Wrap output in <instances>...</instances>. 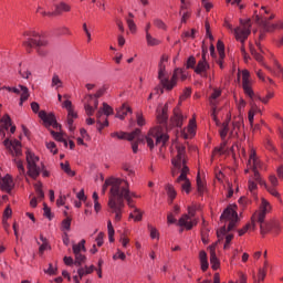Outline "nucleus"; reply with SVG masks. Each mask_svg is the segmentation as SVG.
Here are the masks:
<instances>
[{
  "mask_svg": "<svg viewBox=\"0 0 283 283\" xmlns=\"http://www.w3.org/2000/svg\"><path fill=\"white\" fill-rule=\"evenodd\" d=\"M171 155L174 166L171 174L172 176H178V171H180V176L177 178L176 182L180 185L182 191L190 193L191 181L187 178V174H189V167H187V148L182 144H175V149L171 150Z\"/></svg>",
  "mask_w": 283,
  "mask_h": 283,
  "instance_id": "nucleus-1",
  "label": "nucleus"
},
{
  "mask_svg": "<svg viewBox=\"0 0 283 283\" xmlns=\"http://www.w3.org/2000/svg\"><path fill=\"white\" fill-rule=\"evenodd\" d=\"M221 222L227 220L229 222L228 228L227 224L222 226L220 230L217 231V235L219 241L224 240L227 244H231V240H233V234L229 233V231H233L235 226L238 224V212L231 207H228L220 217Z\"/></svg>",
  "mask_w": 283,
  "mask_h": 283,
  "instance_id": "nucleus-2",
  "label": "nucleus"
},
{
  "mask_svg": "<svg viewBox=\"0 0 283 283\" xmlns=\"http://www.w3.org/2000/svg\"><path fill=\"white\" fill-rule=\"evenodd\" d=\"M122 181L123 179L120 178L111 177L105 180L102 188V193L105 195V192L107 191V187H111L108 207L112 213H118L120 207H123V203H117Z\"/></svg>",
  "mask_w": 283,
  "mask_h": 283,
  "instance_id": "nucleus-3",
  "label": "nucleus"
},
{
  "mask_svg": "<svg viewBox=\"0 0 283 283\" xmlns=\"http://www.w3.org/2000/svg\"><path fill=\"white\" fill-rule=\"evenodd\" d=\"M266 213H271V203L266 199L261 200V205L258 211L252 216V227L255 228V222L260 224L262 235L271 233L273 230V221L265 222Z\"/></svg>",
  "mask_w": 283,
  "mask_h": 283,
  "instance_id": "nucleus-4",
  "label": "nucleus"
},
{
  "mask_svg": "<svg viewBox=\"0 0 283 283\" xmlns=\"http://www.w3.org/2000/svg\"><path fill=\"white\" fill-rule=\"evenodd\" d=\"M248 168L252 169L255 182H259V185L265 187L269 193H271V196H274V198H280V192H277L275 187H269V185H266V181L262 180V177H260V172L258 171V169H266V167H264V164H262V161L258 159V157L255 156V150L250 151Z\"/></svg>",
  "mask_w": 283,
  "mask_h": 283,
  "instance_id": "nucleus-5",
  "label": "nucleus"
},
{
  "mask_svg": "<svg viewBox=\"0 0 283 283\" xmlns=\"http://www.w3.org/2000/svg\"><path fill=\"white\" fill-rule=\"evenodd\" d=\"M133 198H138L136 192L129 191V182L125 179H122V184L119 186V195L117 197V205H120L118 212H115V220L116 222H120L123 218V209L125 208V200L128 207L134 208V200Z\"/></svg>",
  "mask_w": 283,
  "mask_h": 283,
  "instance_id": "nucleus-6",
  "label": "nucleus"
},
{
  "mask_svg": "<svg viewBox=\"0 0 283 283\" xmlns=\"http://www.w3.org/2000/svg\"><path fill=\"white\" fill-rule=\"evenodd\" d=\"M167 140H169V135L167 133H159L157 128H151L146 136V143L149 149H154L156 145L165 147Z\"/></svg>",
  "mask_w": 283,
  "mask_h": 283,
  "instance_id": "nucleus-7",
  "label": "nucleus"
},
{
  "mask_svg": "<svg viewBox=\"0 0 283 283\" xmlns=\"http://www.w3.org/2000/svg\"><path fill=\"white\" fill-rule=\"evenodd\" d=\"M165 62H159L158 65V78L160 81V84L163 85V87H165V90L171 91L172 87H176V83L178 81V74H182V71L180 70H176L171 80L169 81V78L165 77Z\"/></svg>",
  "mask_w": 283,
  "mask_h": 283,
  "instance_id": "nucleus-8",
  "label": "nucleus"
},
{
  "mask_svg": "<svg viewBox=\"0 0 283 283\" xmlns=\"http://www.w3.org/2000/svg\"><path fill=\"white\" fill-rule=\"evenodd\" d=\"M39 163V156L34 155L32 151H27V169L28 176L33 180H36L41 176V168L36 165Z\"/></svg>",
  "mask_w": 283,
  "mask_h": 283,
  "instance_id": "nucleus-9",
  "label": "nucleus"
},
{
  "mask_svg": "<svg viewBox=\"0 0 283 283\" xmlns=\"http://www.w3.org/2000/svg\"><path fill=\"white\" fill-rule=\"evenodd\" d=\"M48 45V41L43 39H28L23 42V46L25 48L28 54H31L32 49L36 48V52L39 56H45L48 52L43 51L41 48H45Z\"/></svg>",
  "mask_w": 283,
  "mask_h": 283,
  "instance_id": "nucleus-10",
  "label": "nucleus"
},
{
  "mask_svg": "<svg viewBox=\"0 0 283 283\" xmlns=\"http://www.w3.org/2000/svg\"><path fill=\"white\" fill-rule=\"evenodd\" d=\"M241 27L234 29V36L237 41L244 43L247 39H249V34H251V19L240 20Z\"/></svg>",
  "mask_w": 283,
  "mask_h": 283,
  "instance_id": "nucleus-11",
  "label": "nucleus"
},
{
  "mask_svg": "<svg viewBox=\"0 0 283 283\" xmlns=\"http://www.w3.org/2000/svg\"><path fill=\"white\" fill-rule=\"evenodd\" d=\"M255 22L261 25L265 32L273 33L275 30H283V21L271 23L269 20H262L260 15H255Z\"/></svg>",
  "mask_w": 283,
  "mask_h": 283,
  "instance_id": "nucleus-12",
  "label": "nucleus"
},
{
  "mask_svg": "<svg viewBox=\"0 0 283 283\" xmlns=\"http://www.w3.org/2000/svg\"><path fill=\"white\" fill-rule=\"evenodd\" d=\"M39 118L43 120L45 127H53V129H61V126L56 122V116L53 113L48 114L45 111L39 113Z\"/></svg>",
  "mask_w": 283,
  "mask_h": 283,
  "instance_id": "nucleus-13",
  "label": "nucleus"
},
{
  "mask_svg": "<svg viewBox=\"0 0 283 283\" xmlns=\"http://www.w3.org/2000/svg\"><path fill=\"white\" fill-rule=\"evenodd\" d=\"M3 145L7 149H9L10 154L12 156H17L19 158V156H22L23 150L21 149V142H19L18 139H4Z\"/></svg>",
  "mask_w": 283,
  "mask_h": 283,
  "instance_id": "nucleus-14",
  "label": "nucleus"
},
{
  "mask_svg": "<svg viewBox=\"0 0 283 283\" xmlns=\"http://www.w3.org/2000/svg\"><path fill=\"white\" fill-rule=\"evenodd\" d=\"M249 76H251V74L248 70L242 71V88L245 96H249V98H254L255 93L251 87V81L249 80Z\"/></svg>",
  "mask_w": 283,
  "mask_h": 283,
  "instance_id": "nucleus-15",
  "label": "nucleus"
},
{
  "mask_svg": "<svg viewBox=\"0 0 283 283\" xmlns=\"http://www.w3.org/2000/svg\"><path fill=\"white\" fill-rule=\"evenodd\" d=\"M140 133L142 130L139 128H136L135 130H133L132 133L127 134L125 132H115L112 133L111 136L112 138H118V140H134L136 138H138V140H140Z\"/></svg>",
  "mask_w": 283,
  "mask_h": 283,
  "instance_id": "nucleus-16",
  "label": "nucleus"
},
{
  "mask_svg": "<svg viewBox=\"0 0 283 283\" xmlns=\"http://www.w3.org/2000/svg\"><path fill=\"white\" fill-rule=\"evenodd\" d=\"M177 224L187 231H191L198 224V219H192L189 214H182Z\"/></svg>",
  "mask_w": 283,
  "mask_h": 283,
  "instance_id": "nucleus-17",
  "label": "nucleus"
},
{
  "mask_svg": "<svg viewBox=\"0 0 283 283\" xmlns=\"http://www.w3.org/2000/svg\"><path fill=\"white\" fill-rule=\"evenodd\" d=\"M209 67L210 65L209 62H207V53L203 52L201 60L198 62L197 66H195V72L196 74L207 77V70H209Z\"/></svg>",
  "mask_w": 283,
  "mask_h": 283,
  "instance_id": "nucleus-18",
  "label": "nucleus"
},
{
  "mask_svg": "<svg viewBox=\"0 0 283 283\" xmlns=\"http://www.w3.org/2000/svg\"><path fill=\"white\" fill-rule=\"evenodd\" d=\"M265 70H268V72H270L271 74H273V76H277V78H282L283 76V67L282 64H280V62L277 60L273 61V65L274 67H271L266 64H263Z\"/></svg>",
  "mask_w": 283,
  "mask_h": 283,
  "instance_id": "nucleus-19",
  "label": "nucleus"
},
{
  "mask_svg": "<svg viewBox=\"0 0 283 283\" xmlns=\"http://www.w3.org/2000/svg\"><path fill=\"white\" fill-rule=\"evenodd\" d=\"M216 247H218V242H216L209 247L210 263H211L213 271H218V269L220 268V260H218V256L216 255Z\"/></svg>",
  "mask_w": 283,
  "mask_h": 283,
  "instance_id": "nucleus-20",
  "label": "nucleus"
},
{
  "mask_svg": "<svg viewBox=\"0 0 283 283\" xmlns=\"http://www.w3.org/2000/svg\"><path fill=\"white\" fill-rule=\"evenodd\" d=\"M217 50L219 53V57L216 60L217 65H219L220 70H224V43L222 41H218Z\"/></svg>",
  "mask_w": 283,
  "mask_h": 283,
  "instance_id": "nucleus-21",
  "label": "nucleus"
},
{
  "mask_svg": "<svg viewBox=\"0 0 283 283\" xmlns=\"http://www.w3.org/2000/svg\"><path fill=\"white\" fill-rule=\"evenodd\" d=\"M181 136L185 138V140H189V138H193L196 136V118L190 119L188 133L182 132Z\"/></svg>",
  "mask_w": 283,
  "mask_h": 283,
  "instance_id": "nucleus-22",
  "label": "nucleus"
},
{
  "mask_svg": "<svg viewBox=\"0 0 283 283\" xmlns=\"http://www.w3.org/2000/svg\"><path fill=\"white\" fill-rule=\"evenodd\" d=\"M0 187L2 191H7L8 193H10V191H12V177H10V175H7L2 179H0Z\"/></svg>",
  "mask_w": 283,
  "mask_h": 283,
  "instance_id": "nucleus-23",
  "label": "nucleus"
},
{
  "mask_svg": "<svg viewBox=\"0 0 283 283\" xmlns=\"http://www.w3.org/2000/svg\"><path fill=\"white\" fill-rule=\"evenodd\" d=\"M70 10H72V7H70V4L65 2H60L55 4L54 14H56L57 17H61L63 12H70Z\"/></svg>",
  "mask_w": 283,
  "mask_h": 283,
  "instance_id": "nucleus-24",
  "label": "nucleus"
},
{
  "mask_svg": "<svg viewBox=\"0 0 283 283\" xmlns=\"http://www.w3.org/2000/svg\"><path fill=\"white\" fill-rule=\"evenodd\" d=\"M185 120V116L180 113V109L175 108L174 109V117L172 123L176 125V127H182V122Z\"/></svg>",
  "mask_w": 283,
  "mask_h": 283,
  "instance_id": "nucleus-25",
  "label": "nucleus"
},
{
  "mask_svg": "<svg viewBox=\"0 0 283 283\" xmlns=\"http://www.w3.org/2000/svg\"><path fill=\"white\" fill-rule=\"evenodd\" d=\"M103 114H105L104 111H103V108L99 109V111L96 113L97 125H98V126H97V129H98V132H103V128H104V127H107V126L109 125V122L107 120V118H105L104 123L101 120V118H103Z\"/></svg>",
  "mask_w": 283,
  "mask_h": 283,
  "instance_id": "nucleus-26",
  "label": "nucleus"
},
{
  "mask_svg": "<svg viewBox=\"0 0 283 283\" xmlns=\"http://www.w3.org/2000/svg\"><path fill=\"white\" fill-rule=\"evenodd\" d=\"M127 114H132V107H128L127 105L123 104L122 107L117 108L116 118L124 120Z\"/></svg>",
  "mask_w": 283,
  "mask_h": 283,
  "instance_id": "nucleus-27",
  "label": "nucleus"
},
{
  "mask_svg": "<svg viewBox=\"0 0 283 283\" xmlns=\"http://www.w3.org/2000/svg\"><path fill=\"white\" fill-rule=\"evenodd\" d=\"M107 92V86H102L94 95L88 94L85 96V101H94V98H101Z\"/></svg>",
  "mask_w": 283,
  "mask_h": 283,
  "instance_id": "nucleus-28",
  "label": "nucleus"
},
{
  "mask_svg": "<svg viewBox=\"0 0 283 283\" xmlns=\"http://www.w3.org/2000/svg\"><path fill=\"white\" fill-rule=\"evenodd\" d=\"M199 260L201 262V270L207 271L209 269V261L207 260V252L205 250L199 252Z\"/></svg>",
  "mask_w": 283,
  "mask_h": 283,
  "instance_id": "nucleus-29",
  "label": "nucleus"
},
{
  "mask_svg": "<svg viewBox=\"0 0 283 283\" xmlns=\"http://www.w3.org/2000/svg\"><path fill=\"white\" fill-rule=\"evenodd\" d=\"M275 96V93L273 91H266L265 96L258 95L256 98L263 103V105H269V102L271 98Z\"/></svg>",
  "mask_w": 283,
  "mask_h": 283,
  "instance_id": "nucleus-30",
  "label": "nucleus"
},
{
  "mask_svg": "<svg viewBox=\"0 0 283 283\" xmlns=\"http://www.w3.org/2000/svg\"><path fill=\"white\" fill-rule=\"evenodd\" d=\"M18 90H20V98H22V101H28L30 98V88L19 84Z\"/></svg>",
  "mask_w": 283,
  "mask_h": 283,
  "instance_id": "nucleus-31",
  "label": "nucleus"
},
{
  "mask_svg": "<svg viewBox=\"0 0 283 283\" xmlns=\"http://www.w3.org/2000/svg\"><path fill=\"white\" fill-rule=\"evenodd\" d=\"M84 109L87 116H94V112H96V108L92 106V101L85 99V97H84Z\"/></svg>",
  "mask_w": 283,
  "mask_h": 283,
  "instance_id": "nucleus-32",
  "label": "nucleus"
},
{
  "mask_svg": "<svg viewBox=\"0 0 283 283\" xmlns=\"http://www.w3.org/2000/svg\"><path fill=\"white\" fill-rule=\"evenodd\" d=\"M81 251H83L84 253H85V251H87L85 249V239H82L78 244H73V253L74 254L81 253Z\"/></svg>",
  "mask_w": 283,
  "mask_h": 283,
  "instance_id": "nucleus-33",
  "label": "nucleus"
},
{
  "mask_svg": "<svg viewBox=\"0 0 283 283\" xmlns=\"http://www.w3.org/2000/svg\"><path fill=\"white\" fill-rule=\"evenodd\" d=\"M134 213L129 214V218H133L135 220V222H140V220H143V211H140V209L136 208V206H134Z\"/></svg>",
  "mask_w": 283,
  "mask_h": 283,
  "instance_id": "nucleus-34",
  "label": "nucleus"
},
{
  "mask_svg": "<svg viewBox=\"0 0 283 283\" xmlns=\"http://www.w3.org/2000/svg\"><path fill=\"white\" fill-rule=\"evenodd\" d=\"M248 189L251 196H253L254 198H258V184H255V181L249 180Z\"/></svg>",
  "mask_w": 283,
  "mask_h": 283,
  "instance_id": "nucleus-35",
  "label": "nucleus"
},
{
  "mask_svg": "<svg viewBox=\"0 0 283 283\" xmlns=\"http://www.w3.org/2000/svg\"><path fill=\"white\" fill-rule=\"evenodd\" d=\"M51 87H55L59 90V87H63V81H61V77H59L57 74H53Z\"/></svg>",
  "mask_w": 283,
  "mask_h": 283,
  "instance_id": "nucleus-36",
  "label": "nucleus"
},
{
  "mask_svg": "<svg viewBox=\"0 0 283 283\" xmlns=\"http://www.w3.org/2000/svg\"><path fill=\"white\" fill-rule=\"evenodd\" d=\"M61 169L62 171L66 172L67 176L74 177L76 176V172L72 170V168L70 167V163H61Z\"/></svg>",
  "mask_w": 283,
  "mask_h": 283,
  "instance_id": "nucleus-37",
  "label": "nucleus"
},
{
  "mask_svg": "<svg viewBox=\"0 0 283 283\" xmlns=\"http://www.w3.org/2000/svg\"><path fill=\"white\" fill-rule=\"evenodd\" d=\"M51 134L55 140H59V143H63L64 147H67V140L63 138V134L59 132L51 130Z\"/></svg>",
  "mask_w": 283,
  "mask_h": 283,
  "instance_id": "nucleus-38",
  "label": "nucleus"
},
{
  "mask_svg": "<svg viewBox=\"0 0 283 283\" xmlns=\"http://www.w3.org/2000/svg\"><path fill=\"white\" fill-rule=\"evenodd\" d=\"M219 134H220V138L222 140H224L227 138V134H229V123L228 122H224L221 125V129L219 130Z\"/></svg>",
  "mask_w": 283,
  "mask_h": 283,
  "instance_id": "nucleus-39",
  "label": "nucleus"
},
{
  "mask_svg": "<svg viewBox=\"0 0 283 283\" xmlns=\"http://www.w3.org/2000/svg\"><path fill=\"white\" fill-rule=\"evenodd\" d=\"M41 187H43V185L41 182L34 184V189H35L38 198L40 200H43V198H45V193L43 192V189Z\"/></svg>",
  "mask_w": 283,
  "mask_h": 283,
  "instance_id": "nucleus-40",
  "label": "nucleus"
},
{
  "mask_svg": "<svg viewBox=\"0 0 283 283\" xmlns=\"http://www.w3.org/2000/svg\"><path fill=\"white\" fill-rule=\"evenodd\" d=\"M167 109H169V106L166 104L161 109V114L157 116L159 123H167Z\"/></svg>",
  "mask_w": 283,
  "mask_h": 283,
  "instance_id": "nucleus-41",
  "label": "nucleus"
},
{
  "mask_svg": "<svg viewBox=\"0 0 283 283\" xmlns=\"http://www.w3.org/2000/svg\"><path fill=\"white\" fill-rule=\"evenodd\" d=\"M250 52L252 56L255 59V61H258V63H262L264 61V57L260 53H258L253 45H250Z\"/></svg>",
  "mask_w": 283,
  "mask_h": 283,
  "instance_id": "nucleus-42",
  "label": "nucleus"
},
{
  "mask_svg": "<svg viewBox=\"0 0 283 283\" xmlns=\"http://www.w3.org/2000/svg\"><path fill=\"white\" fill-rule=\"evenodd\" d=\"M14 164L18 167L20 176H25V167L23 166V161L19 158H15Z\"/></svg>",
  "mask_w": 283,
  "mask_h": 283,
  "instance_id": "nucleus-43",
  "label": "nucleus"
},
{
  "mask_svg": "<svg viewBox=\"0 0 283 283\" xmlns=\"http://www.w3.org/2000/svg\"><path fill=\"white\" fill-rule=\"evenodd\" d=\"M146 40L148 45H160V41L158 39L151 36V33L147 32Z\"/></svg>",
  "mask_w": 283,
  "mask_h": 283,
  "instance_id": "nucleus-44",
  "label": "nucleus"
},
{
  "mask_svg": "<svg viewBox=\"0 0 283 283\" xmlns=\"http://www.w3.org/2000/svg\"><path fill=\"white\" fill-rule=\"evenodd\" d=\"M196 29H191V32L189 31H186L182 33L181 38L184 41H187V39H196Z\"/></svg>",
  "mask_w": 283,
  "mask_h": 283,
  "instance_id": "nucleus-45",
  "label": "nucleus"
},
{
  "mask_svg": "<svg viewBox=\"0 0 283 283\" xmlns=\"http://www.w3.org/2000/svg\"><path fill=\"white\" fill-rule=\"evenodd\" d=\"M187 70H196V57L189 56L186 63Z\"/></svg>",
  "mask_w": 283,
  "mask_h": 283,
  "instance_id": "nucleus-46",
  "label": "nucleus"
},
{
  "mask_svg": "<svg viewBox=\"0 0 283 283\" xmlns=\"http://www.w3.org/2000/svg\"><path fill=\"white\" fill-rule=\"evenodd\" d=\"M233 126H234V129L232 133H230V136H238L239 132H240V128L242 127V122L240 120H235L233 123Z\"/></svg>",
  "mask_w": 283,
  "mask_h": 283,
  "instance_id": "nucleus-47",
  "label": "nucleus"
},
{
  "mask_svg": "<svg viewBox=\"0 0 283 283\" xmlns=\"http://www.w3.org/2000/svg\"><path fill=\"white\" fill-rule=\"evenodd\" d=\"M265 277H266V270L260 268L258 272V281H255V283L264 282Z\"/></svg>",
  "mask_w": 283,
  "mask_h": 283,
  "instance_id": "nucleus-48",
  "label": "nucleus"
},
{
  "mask_svg": "<svg viewBox=\"0 0 283 283\" xmlns=\"http://www.w3.org/2000/svg\"><path fill=\"white\" fill-rule=\"evenodd\" d=\"M197 189H198V193H200V196H202V193H205V182H202V179H200V176L197 177Z\"/></svg>",
  "mask_w": 283,
  "mask_h": 283,
  "instance_id": "nucleus-49",
  "label": "nucleus"
},
{
  "mask_svg": "<svg viewBox=\"0 0 283 283\" xmlns=\"http://www.w3.org/2000/svg\"><path fill=\"white\" fill-rule=\"evenodd\" d=\"M1 123H4V129H8L9 127H12V118H10V115H4L1 118Z\"/></svg>",
  "mask_w": 283,
  "mask_h": 283,
  "instance_id": "nucleus-50",
  "label": "nucleus"
},
{
  "mask_svg": "<svg viewBox=\"0 0 283 283\" xmlns=\"http://www.w3.org/2000/svg\"><path fill=\"white\" fill-rule=\"evenodd\" d=\"M102 109H103L105 116H112V114H114V108H112V106H109L107 103L103 104Z\"/></svg>",
  "mask_w": 283,
  "mask_h": 283,
  "instance_id": "nucleus-51",
  "label": "nucleus"
},
{
  "mask_svg": "<svg viewBox=\"0 0 283 283\" xmlns=\"http://www.w3.org/2000/svg\"><path fill=\"white\" fill-rule=\"evenodd\" d=\"M148 229L150 231V238L153 240H156V238L158 240V238H160V234L158 233V230L156 228L151 227V224H148Z\"/></svg>",
  "mask_w": 283,
  "mask_h": 283,
  "instance_id": "nucleus-52",
  "label": "nucleus"
},
{
  "mask_svg": "<svg viewBox=\"0 0 283 283\" xmlns=\"http://www.w3.org/2000/svg\"><path fill=\"white\" fill-rule=\"evenodd\" d=\"M154 25L156 28H159V30H167V24H165V22L160 19H155L154 20Z\"/></svg>",
  "mask_w": 283,
  "mask_h": 283,
  "instance_id": "nucleus-53",
  "label": "nucleus"
},
{
  "mask_svg": "<svg viewBox=\"0 0 283 283\" xmlns=\"http://www.w3.org/2000/svg\"><path fill=\"white\" fill-rule=\"evenodd\" d=\"M248 229H255L253 228V217L251 218V223L245 224L244 228L239 230V235H244Z\"/></svg>",
  "mask_w": 283,
  "mask_h": 283,
  "instance_id": "nucleus-54",
  "label": "nucleus"
},
{
  "mask_svg": "<svg viewBox=\"0 0 283 283\" xmlns=\"http://www.w3.org/2000/svg\"><path fill=\"white\" fill-rule=\"evenodd\" d=\"M74 255H75V264L77 266H81V264H83V262H85V255H83L82 253H77Z\"/></svg>",
  "mask_w": 283,
  "mask_h": 283,
  "instance_id": "nucleus-55",
  "label": "nucleus"
},
{
  "mask_svg": "<svg viewBox=\"0 0 283 283\" xmlns=\"http://www.w3.org/2000/svg\"><path fill=\"white\" fill-rule=\"evenodd\" d=\"M72 227V219L66 218L62 221V229H65V231H70V228Z\"/></svg>",
  "mask_w": 283,
  "mask_h": 283,
  "instance_id": "nucleus-56",
  "label": "nucleus"
},
{
  "mask_svg": "<svg viewBox=\"0 0 283 283\" xmlns=\"http://www.w3.org/2000/svg\"><path fill=\"white\" fill-rule=\"evenodd\" d=\"M57 269L54 268V265H52V263L49 264V269L44 270V273H46V275H56L57 273Z\"/></svg>",
  "mask_w": 283,
  "mask_h": 283,
  "instance_id": "nucleus-57",
  "label": "nucleus"
},
{
  "mask_svg": "<svg viewBox=\"0 0 283 283\" xmlns=\"http://www.w3.org/2000/svg\"><path fill=\"white\" fill-rule=\"evenodd\" d=\"M24 36H30L29 39H35L36 41H39V39H41V35H39V33H36L34 31H25Z\"/></svg>",
  "mask_w": 283,
  "mask_h": 283,
  "instance_id": "nucleus-58",
  "label": "nucleus"
},
{
  "mask_svg": "<svg viewBox=\"0 0 283 283\" xmlns=\"http://www.w3.org/2000/svg\"><path fill=\"white\" fill-rule=\"evenodd\" d=\"M166 189L169 198L174 200L176 198V190L174 189V187L171 185H168Z\"/></svg>",
  "mask_w": 283,
  "mask_h": 283,
  "instance_id": "nucleus-59",
  "label": "nucleus"
},
{
  "mask_svg": "<svg viewBox=\"0 0 283 283\" xmlns=\"http://www.w3.org/2000/svg\"><path fill=\"white\" fill-rule=\"evenodd\" d=\"M274 235H277L280 233V222L277 221H272V232Z\"/></svg>",
  "mask_w": 283,
  "mask_h": 283,
  "instance_id": "nucleus-60",
  "label": "nucleus"
},
{
  "mask_svg": "<svg viewBox=\"0 0 283 283\" xmlns=\"http://www.w3.org/2000/svg\"><path fill=\"white\" fill-rule=\"evenodd\" d=\"M48 249H51L50 243H42L39 248V255H43Z\"/></svg>",
  "mask_w": 283,
  "mask_h": 283,
  "instance_id": "nucleus-61",
  "label": "nucleus"
},
{
  "mask_svg": "<svg viewBox=\"0 0 283 283\" xmlns=\"http://www.w3.org/2000/svg\"><path fill=\"white\" fill-rule=\"evenodd\" d=\"M104 238H105V233L99 232L98 235L96 237L95 241L97 243V247H103L104 243Z\"/></svg>",
  "mask_w": 283,
  "mask_h": 283,
  "instance_id": "nucleus-62",
  "label": "nucleus"
},
{
  "mask_svg": "<svg viewBox=\"0 0 283 283\" xmlns=\"http://www.w3.org/2000/svg\"><path fill=\"white\" fill-rule=\"evenodd\" d=\"M126 23L130 30V32H136V23L133 19H126Z\"/></svg>",
  "mask_w": 283,
  "mask_h": 283,
  "instance_id": "nucleus-63",
  "label": "nucleus"
},
{
  "mask_svg": "<svg viewBox=\"0 0 283 283\" xmlns=\"http://www.w3.org/2000/svg\"><path fill=\"white\" fill-rule=\"evenodd\" d=\"M136 118H137V125L139 127H143L145 125V117H143V114L137 113Z\"/></svg>",
  "mask_w": 283,
  "mask_h": 283,
  "instance_id": "nucleus-64",
  "label": "nucleus"
}]
</instances>
